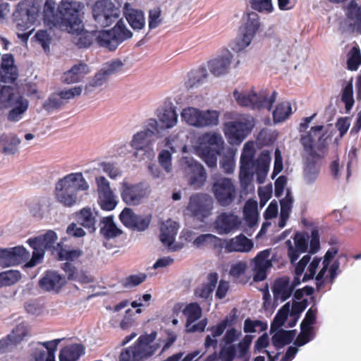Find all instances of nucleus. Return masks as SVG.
<instances>
[{"instance_id": "5", "label": "nucleus", "mask_w": 361, "mask_h": 361, "mask_svg": "<svg viewBox=\"0 0 361 361\" xmlns=\"http://www.w3.org/2000/svg\"><path fill=\"white\" fill-rule=\"evenodd\" d=\"M233 121L226 122L224 132L231 145H240L255 127V118L250 114H235Z\"/></svg>"}, {"instance_id": "33", "label": "nucleus", "mask_w": 361, "mask_h": 361, "mask_svg": "<svg viewBox=\"0 0 361 361\" xmlns=\"http://www.w3.org/2000/svg\"><path fill=\"white\" fill-rule=\"evenodd\" d=\"M207 283H202L195 290V295L197 297L205 300L210 297L218 282V274L216 272L209 274L207 276Z\"/></svg>"}, {"instance_id": "52", "label": "nucleus", "mask_w": 361, "mask_h": 361, "mask_svg": "<svg viewBox=\"0 0 361 361\" xmlns=\"http://www.w3.org/2000/svg\"><path fill=\"white\" fill-rule=\"evenodd\" d=\"M112 31L118 45L133 36V32L126 28L122 20L117 23Z\"/></svg>"}, {"instance_id": "39", "label": "nucleus", "mask_w": 361, "mask_h": 361, "mask_svg": "<svg viewBox=\"0 0 361 361\" xmlns=\"http://www.w3.org/2000/svg\"><path fill=\"white\" fill-rule=\"evenodd\" d=\"M236 311V309L233 308L231 310L229 317H226L221 322L217 324L216 326H212L207 329L208 331H210L212 332V336L213 338L219 337L223 334L226 327L235 324L237 319Z\"/></svg>"}, {"instance_id": "62", "label": "nucleus", "mask_w": 361, "mask_h": 361, "mask_svg": "<svg viewBox=\"0 0 361 361\" xmlns=\"http://www.w3.org/2000/svg\"><path fill=\"white\" fill-rule=\"evenodd\" d=\"M251 8L259 12L270 13L273 11L271 0H250Z\"/></svg>"}, {"instance_id": "64", "label": "nucleus", "mask_w": 361, "mask_h": 361, "mask_svg": "<svg viewBox=\"0 0 361 361\" xmlns=\"http://www.w3.org/2000/svg\"><path fill=\"white\" fill-rule=\"evenodd\" d=\"M119 361H135V343L124 348L119 355Z\"/></svg>"}, {"instance_id": "30", "label": "nucleus", "mask_w": 361, "mask_h": 361, "mask_svg": "<svg viewBox=\"0 0 361 361\" xmlns=\"http://www.w3.org/2000/svg\"><path fill=\"white\" fill-rule=\"evenodd\" d=\"M76 216L78 224L87 229L90 233H93L96 230V212L90 208H82Z\"/></svg>"}, {"instance_id": "40", "label": "nucleus", "mask_w": 361, "mask_h": 361, "mask_svg": "<svg viewBox=\"0 0 361 361\" xmlns=\"http://www.w3.org/2000/svg\"><path fill=\"white\" fill-rule=\"evenodd\" d=\"M101 224V233L106 238H113L121 234V231L115 224L113 216L102 218Z\"/></svg>"}, {"instance_id": "34", "label": "nucleus", "mask_w": 361, "mask_h": 361, "mask_svg": "<svg viewBox=\"0 0 361 361\" xmlns=\"http://www.w3.org/2000/svg\"><path fill=\"white\" fill-rule=\"evenodd\" d=\"M20 139L14 135H3L0 137V149L6 154L13 155L18 152Z\"/></svg>"}, {"instance_id": "1", "label": "nucleus", "mask_w": 361, "mask_h": 361, "mask_svg": "<svg viewBox=\"0 0 361 361\" xmlns=\"http://www.w3.org/2000/svg\"><path fill=\"white\" fill-rule=\"evenodd\" d=\"M54 0H47L44 6V22L49 26L59 25L63 30H73L82 27L81 11L84 7L80 2L73 0H63L55 10Z\"/></svg>"}, {"instance_id": "45", "label": "nucleus", "mask_w": 361, "mask_h": 361, "mask_svg": "<svg viewBox=\"0 0 361 361\" xmlns=\"http://www.w3.org/2000/svg\"><path fill=\"white\" fill-rule=\"evenodd\" d=\"M293 202V197L290 196L289 192H288L286 197L280 201L281 214L280 220L279 221V226L280 228H283L286 225V222L289 217V214L292 208Z\"/></svg>"}, {"instance_id": "22", "label": "nucleus", "mask_w": 361, "mask_h": 361, "mask_svg": "<svg viewBox=\"0 0 361 361\" xmlns=\"http://www.w3.org/2000/svg\"><path fill=\"white\" fill-rule=\"evenodd\" d=\"M13 63L12 55H3L0 67V82H12L17 79L18 70Z\"/></svg>"}, {"instance_id": "58", "label": "nucleus", "mask_w": 361, "mask_h": 361, "mask_svg": "<svg viewBox=\"0 0 361 361\" xmlns=\"http://www.w3.org/2000/svg\"><path fill=\"white\" fill-rule=\"evenodd\" d=\"M122 185L121 195L123 201L128 204H133L135 200V190L134 185L129 183L126 180H123Z\"/></svg>"}, {"instance_id": "38", "label": "nucleus", "mask_w": 361, "mask_h": 361, "mask_svg": "<svg viewBox=\"0 0 361 361\" xmlns=\"http://www.w3.org/2000/svg\"><path fill=\"white\" fill-rule=\"evenodd\" d=\"M220 113L216 110L200 111L197 128H208L219 124Z\"/></svg>"}, {"instance_id": "9", "label": "nucleus", "mask_w": 361, "mask_h": 361, "mask_svg": "<svg viewBox=\"0 0 361 361\" xmlns=\"http://www.w3.org/2000/svg\"><path fill=\"white\" fill-rule=\"evenodd\" d=\"M56 233L49 230L44 235H39L34 239H29L28 242L33 248L32 257L31 259L27 262V267H33L41 262L44 255L46 249H54L56 243Z\"/></svg>"}, {"instance_id": "6", "label": "nucleus", "mask_w": 361, "mask_h": 361, "mask_svg": "<svg viewBox=\"0 0 361 361\" xmlns=\"http://www.w3.org/2000/svg\"><path fill=\"white\" fill-rule=\"evenodd\" d=\"M244 24L240 28V33L231 45V49L239 52L248 47L261 26L259 16L255 12H250L243 17Z\"/></svg>"}, {"instance_id": "25", "label": "nucleus", "mask_w": 361, "mask_h": 361, "mask_svg": "<svg viewBox=\"0 0 361 361\" xmlns=\"http://www.w3.org/2000/svg\"><path fill=\"white\" fill-rule=\"evenodd\" d=\"M226 253L231 252H248L253 247L252 240L243 234H240L235 238L227 240Z\"/></svg>"}, {"instance_id": "12", "label": "nucleus", "mask_w": 361, "mask_h": 361, "mask_svg": "<svg viewBox=\"0 0 361 361\" xmlns=\"http://www.w3.org/2000/svg\"><path fill=\"white\" fill-rule=\"evenodd\" d=\"M256 151L253 142H247L243 147L240 160L239 178L242 184L247 185L252 180L256 160Z\"/></svg>"}, {"instance_id": "43", "label": "nucleus", "mask_w": 361, "mask_h": 361, "mask_svg": "<svg viewBox=\"0 0 361 361\" xmlns=\"http://www.w3.org/2000/svg\"><path fill=\"white\" fill-rule=\"evenodd\" d=\"M292 114L291 104L288 102L279 103L273 111L274 123H281L286 120Z\"/></svg>"}, {"instance_id": "57", "label": "nucleus", "mask_w": 361, "mask_h": 361, "mask_svg": "<svg viewBox=\"0 0 361 361\" xmlns=\"http://www.w3.org/2000/svg\"><path fill=\"white\" fill-rule=\"evenodd\" d=\"M341 101L345 104L346 112H349L353 108L355 101L353 99V87L351 83H348L342 90Z\"/></svg>"}, {"instance_id": "31", "label": "nucleus", "mask_w": 361, "mask_h": 361, "mask_svg": "<svg viewBox=\"0 0 361 361\" xmlns=\"http://www.w3.org/2000/svg\"><path fill=\"white\" fill-rule=\"evenodd\" d=\"M88 66L83 63H79L73 65L71 69L64 73L63 80L68 83H74L79 82L85 75L89 73Z\"/></svg>"}, {"instance_id": "3", "label": "nucleus", "mask_w": 361, "mask_h": 361, "mask_svg": "<svg viewBox=\"0 0 361 361\" xmlns=\"http://www.w3.org/2000/svg\"><path fill=\"white\" fill-rule=\"evenodd\" d=\"M89 183L82 173H71L59 179L55 186L56 200L66 207L80 202L79 191H87Z\"/></svg>"}, {"instance_id": "55", "label": "nucleus", "mask_w": 361, "mask_h": 361, "mask_svg": "<svg viewBox=\"0 0 361 361\" xmlns=\"http://www.w3.org/2000/svg\"><path fill=\"white\" fill-rule=\"evenodd\" d=\"M121 223L127 228H135V214L132 209L126 207L119 215Z\"/></svg>"}, {"instance_id": "16", "label": "nucleus", "mask_w": 361, "mask_h": 361, "mask_svg": "<svg viewBox=\"0 0 361 361\" xmlns=\"http://www.w3.org/2000/svg\"><path fill=\"white\" fill-rule=\"evenodd\" d=\"M157 333L153 331L151 334H142L137 340V361L139 359L147 358L153 355L159 348V343H153Z\"/></svg>"}, {"instance_id": "19", "label": "nucleus", "mask_w": 361, "mask_h": 361, "mask_svg": "<svg viewBox=\"0 0 361 361\" xmlns=\"http://www.w3.org/2000/svg\"><path fill=\"white\" fill-rule=\"evenodd\" d=\"M240 221L238 216L232 212H222L219 214L214 223V228L220 235L228 234L238 228Z\"/></svg>"}, {"instance_id": "29", "label": "nucleus", "mask_w": 361, "mask_h": 361, "mask_svg": "<svg viewBox=\"0 0 361 361\" xmlns=\"http://www.w3.org/2000/svg\"><path fill=\"white\" fill-rule=\"evenodd\" d=\"M293 289L294 286L290 285L288 278H280L275 281L272 290L275 298H280L281 301H286L290 297Z\"/></svg>"}, {"instance_id": "28", "label": "nucleus", "mask_w": 361, "mask_h": 361, "mask_svg": "<svg viewBox=\"0 0 361 361\" xmlns=\"http://www.w3.org/2000/svg\"><path fill=\"white\" fill-rule=\"evenodd\" d=\"M29 102L24 97L19 95L11 104V109L8 114L10 121L17 122L20 121L28 108Z\"/></svg>"}, {"instance_id": "7", "label": "nucleus", "mask_w": 361, "mask_h": 361, "mask_svg": "<svg viewBox=\"0 0 361 361\" xmlns=\"http://www.w3.org/2000/svg\"><path fill=\"white\" fill-rule=\"evenodd\" d=\"M277 92L274 91L271 96H269L266 91H261L259 94L254 92L247 93L238 92L237 90L233 92V97L237 103L241 106H247L251 109H267L270 110L276 99Z\"/></svg>"}, {"instance_id": "42", "label": "nucleus", "mask_w": 361, "mask_h": 361, "mask_svg": "<svg viewBox=\"0 0 361 361\" xmlns=\"http://www.w3.org/2000/svg\"><path fill=\"white\" fill-rule=\"evenodd\" d=\"M20 94L16 93L11 86L5 85L0 82V109H8L12 102Z\"/></svg>"}, {"instance_id": "13", "label": "nucleus", "mask_w": 361, "mask_h": 361, "mask_svg": "<svg viewBox=\"0 0 361 361\" xmlns=\"http://www.w3.org/2000/svg\"><path fill=\"white\" fill-rule=\"evenodd\" d=\"M185 173L188 184L194 189L201 188L206 182L207 173L204 166L193 159L185 161Z\"/></svg>"}, {"instance_id": "32", "label": "nucleus", "mask_w": 361, "mask_h": 361, "mask_svg": "<svg viewBox=\"0 0 361 361\" xmlns=\"http://www.w3.org/2000/svg\"><path fill=\"white\" fill-rule=\"evenodd\" d=\"M271 157L269 152L262 151L255 162V170L257 173V179L259 183H264L269 171Z\"/></svg>"}, {"instance_id": "15", "label": "nucleus", "mask_w": 361, "mask_h": 361, "mask_svg": "<svg viewBox=\"0 0 361 361\" xmlns=\"http://www.w3.org/2000/svg\"><path fill=\"white\" fill-rule=\"evenodd\" d=\"M29 257L30 252L21 246L0 249V265L3 267L15 266L27 260Z\"/></svg>"}, {"instance_id": "48", "label": "nucleus", "mask_w": 361, "mask_h": 361, "mask_svg": "<svg viewBox=\"0 0 361 361\" xmlns=\"http://www.w3.org/2000/svg\"><path fill=\"white\" fill-rule=\"evenodd\" d=\"M314 327L300 324V333L294 341V345L301 347L310 342L314 337Z\"/></svg>"}, {"instance_id": "35", "label": "nucleus", "mask_w": 361, "mask_h": 361, "mask_svg": "<svg viewBox=\"0 0 361 361\" xmlns=\"http://www.w3.org/2000/svg\"><path fill=\"white\" fill-rule=\"evenodd\" d=\"M85 353V348L80 344H72L63 348L59 354L60 361H77Z\"/></svg>"}, {"instance_id": "50", "label": "nucleus", "mask_w": 361, "mask_h": 361, "mask_svg": "<svg viewBox=\"0 0 361 361\" xmlns=\"http://www.w3.org/2000/svg\"><path fill=\"white\" fill-rule=\"evenodd\" d=\"M98 204L105 211H112L117 205L116 197L113 192L98 195Z\"/></svg>"}, {"instance_id": "36", "label": "nucleus", "mask_w": 361, "mask_h": 361, "mask_svg": "<svg viewBox=\"0 0 361 361\" xmlns=\"http://www.w3.org/2000/svg\"><path fill=\"white\" fill-rule=\"evenodd\" d=\"M296 334V330H284L279 329L271 337L273 345L280 349L284 345L290 343L294 339Z\"/></svg>"}, {"instance_id": "17", "label": "nucleus", "mask_w": 361, "mask_h": 361, "mask_svg": "<svg viewBox=\"0 0 361 361\" xmlns=\"http://www.w3.org/2000/svg\"><path fill=\"white\" fill-rule=\"evenodd\" d=\"M157 131V121L154 118H150L147 121V128L137 133V152L140 150H143L145 152L152 151V145Z\"/></svg>"}, {"instance_id": "54", "label": "nucleus", "mask_w": 361, "mask_h": 361, "mask_svg": "<svg viewBox=\"0 0 361 361\" xmlns=\"http://www.w3.org/2000/svg\"><path fill=\"white\" fill-rule=\"evenodd\" d=\"M361 64V54L359 48L353 47L349 52L347 60L348 68L350 71H357Z\"/></svg>"}, {"instance_id": "27", "label": "nucleus", "mask_w": 361, "mask_h": 361, "mask_svg": "<svg viewBox=\"0 0 361 361\" xmlns=\"http://www.w3.org/2000/svg\"><path fill=\"white\" fill-rule=\"evenodd\" d=\"M178 229V225L171 219L163 223L160 228L159 239L163 245L171 246L175 241Z\"/></svg>"}, {"instance_id": "60", "label": "nucleus", "mask_w": 361, "mask_h": 361, "mask_svg": "<svg viewBox=\"0 0 361 361\" xmlns=\"http://www.w3.org/2000/svg\"><path fill=\"white\" fill-rule=\"evenodd\" d=\"M227 239L220 238L212 234L211 240L209 243V247L218 255L222 253L223 249L226 252Z\"/></svg>"}, {"instance_id": "26", "label": "nucleus", "mask_w": 361, "mask_h": 361, "mask_svg": "<svg viewBox=\"0 0 361 361\" xmlns=\"http://www.w3.org/2000/svg\"><path fill=\"white\" fill-rule=\"evenodd\" d=\"M233 56L227 51L224 55L215 58L209 62V68L215 76L226 73L229 69Z\"/></svg>"}, {"instance_id": "46", "label": "nucleus", "mask_w": 361, "mask_h": 361, "mask_svg": "<svg viewBox=\"0 0 361 361\" xmlns=\"http://www.w3.org/2000/svg\"><path fill=\"white\" fill-rule=\"evenodd\" d=\"M200 111L199 109L191 106L185 108L181 111V118L188 125L197 128Z\"/></svg>"}, {"instance_id": "63", "label": "nucleus", "mask_w": 361, "mask_h": 361, "mask_svg": "<svg viewBox=\"0 0 361 361\" xmlns=\"http://www.w3.org/2000/svg\"><path fill=\"white\" fill-rule=\"evenodd\" d=\"M236 355V348L235 345H228L222 347L220 350L219 359L221 361H233Z\"/></svg>"}, {"instance_id": "41", "label": "nucleus", "mask_w": 361, "mask_h": 361, "mask_svg": "<svg viewBox=\"0 0 361 361\" xmlns=\"http://www.w3.org/2000/svg\"><path fill=\"white\" fill-rule=\"evenodd\" d=\"M94 38L99 46L106 47L109 50H115L118 47L112 30L94 32Z\"/></svg>"}, {"instance_id": "56", "label": "nucleus", "mask_w": 361, "mask_h": 361, "mask_svg": "<svg viewBox=\"0 0 361 361\" xmlns=\"http://www.w3.org/2000/svg\"><path fill=\"white\" fill-rule=\"evenodd\" d=\"M244 215L246 221L250 226L255 224L257 221V203L248 200L245 202L244 207Z\"/></svg>"}, {"instance_id": "59", "label": "nucleus", "mask_w": 361, "mask_h": 361, "mask_svg": "<svg viewBox=\"0 0 361 361\" xmlns=\"http://www.w3.org/2000/svg\"><path fill=\"white\" fill-rule=\"evenodd\" d=\"M257 328H259V331H262L267 329V325L260 320H252L250 318L245 320L243 326L245 333L257 332Z\"/></svg>"}, {"instance_id": "24", "label": "nucleus", "mask_w": 361, "mask_h": 361, "mask_svg": "<svg viewBox=\"0 0 361 361\" xmlns=\"http://www.w3.org/2000/svg\"><path fill=\"white\" fill-rule=\"evenodd\" d=\"M345 15L348 20V27L357 34L361 35V7L355 0L348 4Z\"/></svg>"}, {"instance_id": "8", "label": "nucleus", "mask_w": 361, "mask_h": 361, "mask_svg": "<svg viewBox=\"0 0 361 361\" xmlns=\"http://www.w3.org/2000/svg\"><path fill=\"white\" fill-rule=\"evenodd\" d=\"M92 13L97 24L102 27H107L118 18L121 10L111 0H99L92 6Z\"/></svg>"}, {"instance_id": "49", "label": "nucleus", "mask_w": 361, "mask_h": 361, "mask_svg": "<svg viewBox=\"0 0 361 361\" xmlns=\"http://www.w3.org/2000/svg\"><path fill=\"white\" fill-rule=\"evenodd\" d=\"M21 278V274L17 270H8L0 273V288L10 286L16 283Z\"/></svg>"}, {"instance_id": "53", "label": "nucleus", "mask_w": 361, "mask_h": 361, "mask_svg": "<svg viewBox=\"0 0 361 361\" xmlns=\"http://www.w3.org/2000/svg\"><path fill=\"white\" fill-rule=\"evenodd\" d=\"M202 140L206 144L204 146H211L213 148H219L221 150L224 149V140L219 133H204Z\"/></svg>"}, {"instance_id": "2", "label": "nucleus", "mask_w": 361, "mask_h": 361, "mask_svg": "<svg viewBox=\"0 0 361 361\" xmlns=\"http://www.w3.org/2000/svg\"><path fill=\"white\" fill-rule=\"evenodd\" d=\"M324 126L322 125L313 126L310 132L302 135L300 138L301 145L303 147L305 154V161L303 170V178L306 184L314 183L317 179L320 173L321 161L324 157L326 149V139L324 135H319L318 141L315 140L312 136L317 133H320Z\"/></svg>"}, {"instance_id": "10", "label": "nucleus", "mask_w": 361, "mask_h": 361, "mask_svg": "<svg viewBox=\"0 0 361 361\" xmlns=\"http://www.w3.org/2000/svg\"><path fill=\"white\" fill-rule=\"evenodd\" d=\"M187 210L194 218L203 221L209 216L213 209V200L207 194L195 193L190 195Z\"/></svg>"}, {"instance_id": "18", "label": "nucleus", "mask_w": 361, "mask_h": 361, "mask_svg": "<svg viewBox=\"0 0 361 361\" xmlns=\"http://www.w3.org/2000/svg\"><path fill=\"white\" fill-rule=\"evenodd\" d=\"M61 339L38 343L33 348L35 361H55V353Z\"/></svg>"}, {"instance_id": "44", "label": "nucleus", "mask_w": 361, "mask_h": 361, "mask_svg": "<svg viewBox=\"0 0 361 361\" xmlns=\"http://www.w3.org/2000/svg\"><path fill=\"white\" fill-rule=\"evenodd\" d=\"M202 308L197 302L188 304L183 310V314L187 318L185 326H188L190 324L198 320L202 317Z\"/></svg>"}, {"instance_id": "4", "label": "nucleus", "mask_w": 361, "mask_h": 361, "mask_svg": "<svg viewBox=\"0 0 361 361\" xmlns=\"http://www.w3.org/2000/svg\"><path fill=\"white\" fill-rule=\"evenodd\" d=\"M39 8L30 1H25L18 4L13 13V19L17 29V35L23 42H26L34 30L32 27L38 18Z\"/></svg>"}, {"instance_id": "20", "label": "nucleus", "mask_w": 361, "mask_h": 361, "mask_svg": "<svg viewBox=\"0 0 361 361\" xmlns=\"http://www.w3.org/2000/svg\"><path fill=\"white\" fill-rule=\"evenodd\" d=\"M28 332L29 329L25 324H18L6 338L0 341V353L11 350L14 345L28 335Z\"/></svg>"}, {"instance_id": "21", "label": "nucleus", "mask_w": 361, "mask_h": 361, "mask_svg": "<svg viewBox=\"0 0 361 361\" xmlns=\"http://www.w3.org/2000/svg\"><path fill=\"white\" fill-rule=\"evenodd\" d=\"M66 283V278L54 271H48L39 280L40 287L48 291L58 292Z\"/></svg>"}, {"instance_id": "14", "label": "nucleus", "mask_w": 361, "mask_h": 361, "mask_svg": "<svg viewBox=\"0 0 361 361\" xmlns=\"http://www.w3.org/2000/svg\"><path fill=\"white\" fill-rule=\"evenodd\" d=\"M271 250L265 249L260 251L252 260L255 281H262L266 279L267 271L272 267V260L269 259Z\"/></svg>"}, {"instance_id": "23", "label": "nucleus", "mask_w": 361, "mask_h": 361, "mask_svg": "<svg viewBox=\"0 0 361 361\" xmlns=\"http://www.w3.org/2000/svg\"><path fill=\"white\" fill-rule=\"evenodd\" d=\"M75 27H73V30H66L71 35L72 42L79 48H87L90 47L94 39V32H89L85 29L83 22H82V27L75 30Z\"/></svg>"}, {"instance_id": "37", "label": "nucleus", "mask_w": 361, "mask_h": 361, "mask_svg": "<svg viewBox=\"0 0 361 361\" xmlns=\"http://www.w3.org/2000/svg\"><path fill=\"white\" fill-rule=\"evenodd\" d=\"M199 151L202 160L209 168L216 167L217 158L220 155L221 149L213 148L211 146H200Z\"/></svg>"}, {"instance_id": "11", "label": "nucleus", "mask_w": 361, "mask_h": 361, "mask_svg": "<svg viewBox=\"0 0 361 361\" xmlns=\"http://www.w3.org/2000/svg\"><path fill=\"white\" fill-rule=\"evenodd\" d=\"M212 192L218 204L221 207L231 205L235 199L236 189L229 178H220L212 185Z\"/></svg>"}, {"instance_id": "61", "label": "nucleus", "mask_w": 361, "mask_h": 361, "mask_svg": "<svg viewBox=\"0 0 361 361\" xmlns=\"http://www.w3.org/2000/svg\"><path fill=\"white\" fill-rule=\"evenodd\" d=\"M64 102L61 100L59 93L51 94L43 104V107L48 111L57 109L63 106Z\"/></svg>"}, {"instance_id": "51", "label": "nucleus", "mask_w": 361, "mask_h": 361, "mask_svg": "<svg viewBox=\"0 0 361 361\" xmlns=\"http://www.w3.org/2000/svg\"><path fill=\"white\" fill-rule=\"evenodd\" d=\"M290 312L289 302L283 305L277 312L274 321L271 324V329L274 330L281 327L286 321Z\"/></svg>"}, {"instance_id": "47", "label": "nucleus", "mask_w": 361, "mask_h": 361, "mask_svg": "<svg viewBox=\"0 0 361 361\" xmlns=\"http://www.w3.org/2000/svg\"><path fill=\"white\" fill-rule=\"evenodd\" d=\"M159 118L163 126L166 128L173 127L178 121V114L175 108L172 107L165 109Z\"/></svg>"}]
</instances>
